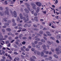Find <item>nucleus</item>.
<instances>
[{
  "instance_id": "25",
  "label": "nucleus",
  "mask_w": 61,
  "mask_h": 61,
  "mask_svg": "<svg viewBox=\"0 0 61 61\" xmlns=\"http://www.w3.org/2000/svg\"><path fill=\"white\" fill-rule=\"evenodd\" d=\"M32 46L34 47H35V44L33 43H32Z\"/></svg>"
},
{
  "instance_id": "4",
  "label": "nucleus",
  "mask_w": 61,
  "mask_h": 61,
  "mask_svg": "<svg viewBox=\"0 0 61 61\" xmlns=\"http://www.w3.org/2000/svg\"><path fill=\"white\" fill-rule=\"evenodd\" d=\"M26 17L27 19H25V17H24L23 18V19L24 21L25 22H27L29 20V19L28 18V16L27 15H26Z\"/></svg>"
},
{
  "instance_id": "27",
  "label": "nucleus",
  "mask_w": 61,
  "mask_h": 61,
  "mask_svg": "<svg viewBox=\"0 0 61 61\" xmlns=\"http://www.w3.org/2000/svg\"><path fill=\"white\" fill-rule=\"evenodd\" d=\"M55 17V18H56L57 19H58L59 18V17L58 16H56Z\"/></svg>"
},
{
  "instance_id": "49",
  "label": "nucleus",
  "mask_w": 61,
  "mask_h": 61,
  "mask_svg": "<svg viewBox=\"0 0 61 61\" xmlns=\"http://www.w3.org/2000/svg\"><path fill=\"white\" fill-rule=\"evenodd\" d=\"M11 34H12V33L11 32H9L8 34V35H9V36H10V35H11Z\"/></svg>"
},
{
  "instance_id": "14",
  "label": "nucleus",
  "mask_w": 61,
  "mask_h": 61,
  "mask_svg": "<svg viewBox=\"0 0 61 61\" xmlns=\"http://www.w3.org/2000/svg\"><path fill=\"white\" fill-rule=\"evenodd\" d=\"M54 56L55 58H58V56H57V55H56V54L54 55Z\"/></svg>"
},
{
  "instance_id": "36",
  "label": "nucleus",
  "mask_w": 61,
  "mask_h": 61,
  "mask_svg": "<svg viewBox=\"0 0 61 61\" xmlns=\"http://www.w3.org/2000/svg\"><path fill=\"white\" fill-rule=\"evenodd\" d=\"M30 60L31 61H35V60L32 59V58H30Z\"/></svg>"
},
{
  "instance_id": "13",
  "label": "nucleus",
  "mask_w": 61,
  "mask_h": 61,
  "mask_svg": "<svg viewBox=\"0 0 61 61\" xmlns=\"http://www.w3.org/2000/svg\"><path fill=\"white\" fill-rule=\"evenodd\" d=\"M17 21L18 22H19L20 21V18L19 17H17Z\"/></svg>"
},
{
  "instance_id": "35",
  "label": "nucleus",
  "mask_w": 61,
  "mask_h": 61,
  "mask_svg": "<svg viewBox=\"0 0 61 61\" xmlns=\"http://www.w3.org/2000/svg\"><path fill=\"white\" fill-rule=\"evenodd\" d=\"M47 42V43L49 45H51V44H52V43L50 42L49 41H48Z\"/></svg>"
},
{
  "instance_id": "48",
  "label": "nucleus",
  "mask_w": 61,
  "mask_h": 61,
  "mask_svg": "<svg viewBox=\"0 0 61 61\" xmlns=\"http://www.w3.org/2000/svg\"><path fill=\"white\" fill-rule=\"evenodd\" d=\"M34 16H36V15H37V14L36 13H35L34 14Z\"/></svg>"
},
{
  "instance_id": "12",
  "label": "nucleus",
  "mask_w": 61,
  "mask_h": 61,
  "mask_svg": "<svg viewBox=\"0 0 61 61\" xmlns=\"http://www.w3.org/2000/svg\"><path fill=\"white\" fill-rule=\"evenodd\" d=\"M43 49L45 50H46V46L45 45H44L42 46Z\"/></svg>"
},
{
  "instance_id": "58",
  "label": "nucleus",
  "mask_w": 61,
  "mask_h": 61,
  "mask_svg": "<svg viewBox=\"0 0 61 61\" xmlns=\"http://www.w3.org/2000/svg\"><path fill=\"white\" fill-rule=\"evenodd\" d=\"M14 53L15 55H18V53L15 52H14Z\"/></svg>"
},
{
  "instance_id": "55",
  "label": "nucleus",
  "mask_w": 61,
  "mask_h": 61,
  "mask_svg": "<svg viewBox=\"0 0 61 61\" xmlns=\"http://www.w3.org/2000/svg\"><path fill=\"white\" fill-rule=\"evenodd\" d=\"M22 44L23 45H25V41H23L22 42Z\"/></svg>"
},
{
  "instance_id": "32",
  "label": "nucleus",
  "mask_w": 61,
  "mask_h": 61,
  "mask_svg": "<svg viewBox=\"0 0 61 61\" xmlns=\"http://www.w3.org/2000/svg\"><path fill=\"white\" fill-rule=\"evenodd\" d=\"M16 25V24L15 23V22L13 23V26H15Z\"/></svg>"
},
{
  "instance_id": "22",
  "label": "nucleus",
  "mask_w": 61,
  "mask_h": 61,
  "mask_svg": "<svg viewBox=\"0 0 61 61\" xmlns=\"http://www.w3.org/2000/svg\"><path fill=\"white\" fill-rule=\"evenodd\" d=\"M31 12L32 14H33L34 13V10H33V9H31Z\"/></svg>"
},
{
  "instance_id": "28",
  "label": "nucleus",
  "mask_w": 61,
  "mask_h": 61,
  "mask_svg": "<svg viewBox=\"0 0 61 61\" xmlns=\"http://www.w3.org/2000/svg\"><path fill=\"white\" fill-rule=\"evenodd\" d=\"M25 51H29V49L28 48H26L25 49Z\"/></svg>"
},
{
  "instance_id": "8",
  "label": "nucleus",
  "mask_w": 61,
  "mask_h": 61,
  "mask_svg": "<svg viewBox=\"0 0 61 61\" xmlns=\"http://www.w3.org/2000/svg\"><path fill=\"white\" fill-rule=\"evenodd\" d=\"M14 16L15 17H16V16H17V14H16V11H15L14 12Z\"/></svg>"
},
{
  "instance_id": "60",
  "label": "nucleus",
  "mask_w": 61,
  "mask_h": 61,
  "mask_svg": "<svg viewBox=\"0 0 61 61\" xmlns=\"http://www.w3.org/2000/svg\"><path fill=\"white\" fill-rule=\"evenodd\" d=\"M22 38L23 39H26V37H23Z\"/></svg>"
},
{
  "instance_id": "33",
  "label": "nucleus",
  "mask_w": 61,
  "mask_h": 61,
  "mask_svg": "<svg viewBox=\"0 0 61 61\" xmlns=\"http://www.w3.org/2000/svg\"><path fill=\"white\" fill-rule=\"evenodd\" d=\"M40 2H36V4L37 5L39 4Z\"/></svg>"
},
{
  "instance_id": "52",
  "label": "nucleus",
  "mask_w": 61,
  "mask_h": 61,
  "mask_svg": "<svg viewBox=\"0 0 61 61\" xmlns=\"http://www.w3.org/2000/svg\"><path fill=\"white\" fill-rule=\"evenodd\" d=\"M43 13L44 14H46V11L45 10V11H43Z\"/></svg>"
},
{
  "instance_id": "2",
  "label": "nucleus",
  "mask_w": 61,
  "mask_h": 61,
  "mask_svg": "<svg viewBox=\"0 0 61 61\" xmlns=\"http://www.w3.org/2000/svg\"><path fill=\"white\" fill-rule=\"evenodd\" d=\"M31 20L32 21H34V20H35V21H38V17H37V16L35 17L33 19V18H34V16H33L31 17Z\"/></svg>"
},
{
  "instance_id": "29",
  "label": "nucleus",
  "mask_w": 61,
  "mask_h": 61,
  "mask_svg": "<svg viewBox=\"0 0 61 61\" xmlns=\"http://www.w3.org/2000/svg\"><path fill=\"white\" fill-rule=\"evenodd\" d=\"M44 53H43V52H42L41 54V56H44Z\"/></svg>"
},
{
  "instance_id": "31",
  "label": "nucleus",
  "mask_w": 61,
  "mask_h": 61,
  "mask_svg": "<svg viewBox=\"0 0 61 61\" xmlns=\"http://www.w3.org/2000/svg\"><path fill=\"white\" fill-rule=\"evenodd\" d=\"M8 57H9V59H10V60H12V57H11L10 56H8Z\"/></svg>"
},
{
  "instance_id": "40",
  "label": "nucleus",
  "mask_w": 61,
  "mask_h": 61,
  "mask_svg": "<svg viewBox=\"0 0 61 61\" xmlns=\"http://www.w3.org/2000/svg\"><path fill=\"white\" fill-rule=\"evenodd\" d=\"M40 28L41 29H42L43 28V27L42 25H41L40 27Z\"/></svg>"
},
{
  "instance_id": "26",
  "label": "nucleus",
  "mask_w": 61,
  "mask_h": 61,
  "mask_svg": "<svg viewBox=\"0 0 61 61\" xmlns=\"http://www.w3.org/2000/svg\"><path fill=\"white\" fill-rule=\"evenodd\" d=\"M21 51H22L23 52H25V50H24L23 48H21Z\"/></svg>"
},
{
  "instance_id": "61",
  "label": "nucleus",
  "mask_w": 61,
  "mask_h": 61,
  "mask_svg": "<svg viewBox=\"0 0 61 61\" xmlns=\"http://www.w3.org/2000/svg\"><path fill=\"white\" fill-rule=\"evenodd\" d=\"M12 21L13 23L15 22V20H14V19H13L12 20Z\"/></svg>"
},
{
  "instance_id": "7",
  "label": "nucleus",
  "mask_w": 61,
  "mask_h": 61,
  "mask_svg": "<svg viewBox=\"0 0 61 61\" xmlns=\"http://www.w3.org/2000/svg\"><path fill=\"white\" fill-rule=\"evenodd\" d=\"M59 50V49L56 48V51H57L58 52H57V54H60V53H61V51H58Z\"/></svg>"
},
{
  "instance_id": "64",
  "label": "nucleus",
  "mask_w": 61,
  "mask_h": 61,
  "mask_svg": "<svg viewBox=\"0 0 61 61\" xmlns=\"http://www.w3.org/2000/svg\"><path fill=\"white\" fill-rule=\"evenodd\" d=\"M5 0H0V2H3L4 1H5Z\"/></svg>"
},
{
  "instance_id": "43",
  "label": "nucleus",
  "mask_w": 61,
  "mask_h": 61,
  "mask_svg": "<svg viewBox=\"0 0 61 61\" xmlns=\"http://www.w3.org/2000/svg\"><path fill=\"white\" fill-rule=\"evenodd\" d=\"M25 5H28V6H30V5H29V4H27V3H25Z\"/></svg>"
},
{
  "instance_id": "37",
  "label": "nucleus",
  "mask_w": 61,
  "mask_h": 61,
  "mask_svg": "<svg viewBox=\"0 0 61 61\" xmlns=\"http://www.w3.org/2000/svg\"><path fill=\"white\" fill-rule=\"evenodd\" d=\"M50 38L52 40H54L55 39V38H54L52 37H51Z\"/></svg>"
},
{
  "instance_id": "21",
  "label": "nucleus",
  "mask_w": 61,
  "mask_h": 61,
  "mask_svg": "<svg viewBox=\"0 0 61 61\" xmlns=\"http://www.w3.org/2000/svg\"><path fill=\"white\" fill-rule=\"evenodd\" d=\"M24 10L25 11V12H26L27 13H28L29 12V11L28 10H27L26 9H24Z\"/></svg>"
},
{
  "instance_id": "19",
  "label": "nucleus",
  "mask_w": 61,
  "mask_h": 61,
  "mask_svg": "<svg viewBox=\"0 0 61 61\" xmlns=\"http://www.w3.org/2000/svg\"><path fill=\"white\" fill-rule=\"evenodd\" d=\"M7 18H4L3 19V20L5 22H6L7 21V20H6L7 19Z\"/></svg>"
},
{
  "instance_id": "59",
  "label": "nucleus",
  "mask_w": 61,
  "mask_h": 61,
  "mask_svg": "<svg viewBox=\"0 0 61 61\" xmlns=\"http://www.w3.org/2000/svg\"><path fill=\"white\" fill-rule=\"evenodd\" d=\"M2 31L3 32H5V29H2Z\"/></svg>"
},
{
  "instance_id": "57",
  "label": "nucleus",
  "mask_w": 61,
  "mask_h": 61,
  "mask_svg": "<svg viewBox=\"0 0 61 61\" xmlns=\"http://www.w3.org/2000/svg\"><path fill=\"white\" fill-rule=\"evenodd\" d=\"M2 54H5V52L4 51H2Z\"/></svg>"
},
{
  "instance_id": "10",
  "label": "nucleus",
  "mask_w": 61,
  "mask_h": 61,
  "mask_svg": "<svg viewBox=\"0 0 61 61\" xmlns=\"http://www.w3.org/2000/svg\"><path fill=\"white\" fill-rule=\"evenodd\" d=\"M20 16L21 19L22 20L23 19V15H22V14H20Z\"/></svg>"
},
{
  "instance_id": "54",
  "label": "nucleus",
  "mask_w": 61,
  "mask_h": 61,
  "mask_svg": "<svg viewBox=\"0 0 61 61\" xmlns=\"http://www.w3.org/2000/svg\"><path fill=\"white\" fill-rule=\"evenodd\" d=\"M35 50V49L34 48H32L31 49V50L32 51H34Z\"/></svg>"
},
{
  "instance_id": "11",
  "label": "nucleus",
  "mask_w": 61,
  "mask_h": 61,
  "mask_svg": "<svg viewBox=\"0 0 61 61\" xmlns=\"http://www.w3.org/2000/svg\"><path fill=\"white\" fill-rule=\"evenodd\" d=\"M47 33V35H48V36H51V34H50V32H46Z\"/></svg>"
},
{
  "instance_id": "47",
  "label": "nucleus",
  "mask_w": 61,
  "mask_h": 61,
  "mask_svg": "<svg viewBox=\"0 0 61 61\" xmlns=\"http://www.w3.org/2000/svg\"><path fill=\"white\" fill-rule=\"evenodd\" d=\"M0 14L1 16L3 15H4V14H2L1 12H0Z\"/></svg>"
},
{
  "instance_id": "50",
  "label": "nucleus",
  "mask_w": 61,
  "mask_h": 61,
  "mask_svg": "<svg viewBox=\"0 0 61 61\" xmlns=\"http://www.w3.org/2000/svg\"><path fill=\"white\" fill-rule=\"evenodd\" d=\"M32 57V58H34V59H36V57L35 56H33Z\"/></svg>"
},
{
  "instance_id": "1",
  "label": "nucleus",
  "mask_w": 61,
  "mask_h": 61,
  "mask_svg": "<svg viewBox=\"0 0 61 61\" xmlns=\"http://www.w3.org/2000/svg\"><path fill=\"white\" fill-rule=\"evenodd\" d=\"M1 35L2 34H1V33H0V37H1V39L0 38V42H2L4 44L5 42H4V41H2V40H5V39L3 38V36H2Z\"/></svg>"
},
{
  "instance_id": "46",
  "label": "nucleus",
  "mask_w": 61,
  "mask_h": 61,
  "mask_svg": "<svg viewBox=\"0 0 61 61\" xmlns=\"http://www.w3.org/2000/svg\"><path fill=\"white\" fill-rule=\"evenodd\" d=\"M24 27H26L27 26V24H25V25H24Z\"/></svg>"
},
{
  "instance_id": "62",
  "label": "nucleus",
  "mask_w": 61,
  "mask_h": 61,
  "mask_svg": "<svg viewBox=\"0 0 61 61\" xmlns=\"http://www.w3.org/2000/svg\"><path fill=\"white\" fill-rule=\"evenodd\" d=\"M5 55L6 56H9V55H8V54L7 53H5Z\"/></svg>"
},
{
  "instance_id": "24",
  "label": "nucleus",
  "mask_w": 61,
  "mask_h": 61,
  "mask_svg": "<svg viewBox=\"0 0 61 61\" xmlns=\"http://www.w3.org/2000/svg\"><path fill=\"white\" fill-rule=\"evenodd\" d=\"M23 36V35L22 34H21L19 35V37L20 38H21Z\"/></svg>"
},
{
  "instance_id": "3",
  "label": "nucleus",
  "mask_w": 61,
  "mask_h": 61,
  "mask_svg": "<svg viewBox=\"0 0 61 61\" xmlns=\"http://www.w3.org/2000/svg\"><path fill=\"white\" fill-rule=\"evenodd\" d=\"M5 9L6 10H6L5 11V15H9V13L8 12V10L9 8L8 7H6L5 8Z\"/></svg>"
},
{
  "instance_id": "42",
  "label": "nucleus",
  "mask_w": 61,
  "mask_h": 61,
  "mask_svg": "<svg viewBox=\"0 0 61 61\" xmlns=\"http://www.w3.org/2000/svg\"><path fill=\"white\" fill-rule=\"evenodd\" d=\"M2 58L4 60H5V57L4 56H3Z\"/></svg>"
},
{
  "instance_id": "39",
  "label": "nucleus",
  "mask_w": 61,
  "mask_h": 61,
  "mask_svg": "<svg viewBox=\"0 0 61 61\" xmlns=\"http://www.w3.org/2000/svg\"><path fill=\"white\" fill-rule=\"evenodd\" d=\"M36 40H37V41H39L40 40V39L39 38H36L35 39Z\"/></svg>"
},
{
  "instance_id": "15",
  "label": "nucleus",
  "mask_w": 61,
  "mask_h": 61,
  "mask_svg": "<svg viewBox=\"0 0 61 61\" xmlns=\"http://www.w3.org/2000/svg\"><path fill=\"white\" fill-rule=\"evenodd\" d=\"M6 30L7 31H8L9 32H10V31H11V29L10 28H8L7 29H6Z\"/></svg>"
},
{
  "instance_id": "44",
  "label": "nucleus",
  "mask_w": 61,
  "mask_h": 61,
  "mask_svg": "<svg viewBox=\"0 0 61 61\" xmlns=\"http://www.w3.org/2000/svg\"><path fill=\"white\" fill-rule=\"evenodd\" d=\"M45 53L46 54H48V53H49V51H46Z\"/></svg>"
},
{
  "instance_id": "20",
  "label": "nucleus",
  "mask_w": 61,
  "mask_h": 61,
  "mask_svg": "<svg viewBox=\"0 0 61 61\" xmlns=\"http://www.w3.org/2000/svg\"><path fill=\"white\" fill-rule=\"evenodd\" d=\"M41 41L43 43H45V40L43 39H42L41 40Z\"/></svg>"
},
{
  "instance_id": "34",
  "label": "nucleus",
  "mask_w": 61,
  "mask_h": 61,
  "mask_svg": "<svg viewBox=\"0 0 61 61\" xmlns=\"http://www.w3.org/2000/svg\"><path fill=\"white\" fill-rule=\"evenodd\" d=\"M16 60L17 61H19L20 60V59H19V58H16Z\"/></svg>"
},
{
  "instance_id": "63",
  "label": "nucleus",
  "mask_w": 61,
  "mask_h": 61,
  "mask_svg": "<svg viewBox=\"0 0 61 61\" xmlns=\"http://www.w3.org/2000/svg\"><path fill=\"white\" fill-rule=\"evenodd\" d=\"M51 51H52V52H54V50H55L52 49H51Z\"/></svg>"
},
{
  "instance_id": "53",
  "label": "nucleus",
  "mask_w": 61,
  "mask_h": 61,
  "mask_svg": "<svg viewBox=\"0 0 61 61\" xmlns=\"http://www.w3.org/2000/svg\"><path fill=\"white\" fill-rule=\"evenodd\" d=\"M14 47H15V48H17V46L16 45H15L14 46Z\"/></svg>"
},
{
  "instance_id": "5",
  "label": "nucleus",
  "mask_w": 61,
  "mask_h": 61,
  "mask_svg": "<svg viewBox=\"0 0 61 61\" xmlns=\"http://www.w3.org/2000/svg\"><path fill=\"white\" fill-rule=\"evenodd\" d=\"M31 5L33 6L32 8L33 9H35V10H36V8L35 7L36 6V4L34 3H32L31 4Z\"/></svg>"
},
{
  "instance_id": "9",
  "label": "nucleus",
  "mask_w": 61,
  "mask_h": 61,
  "mask_svg": "<svg viewBox=\"0 0 61 61\" xmlns=\"http://www.w3.org/2000/svg\"><path fill=\"white\" fill-rule=\"evenodd\" d=\"M40 10V8H39V7H38L37 8V10H36V13H38L39 12V11Z\"/></svg>"
},
{
  "instance_id": "16",
  "label": "nucleus",
  "mask_w": 61,
  "mask_h": 61,
  "mask_svg": "<svg viewBox=\"0 0 61 61\" xmlns=\"http://www.w3.org/2000/svg\"><path fill=\"white\" fill-rule=\"evenodd\" d=\"M42 5V4H41V3L40 2H39V4L37 5V6H39V7H40Z\"/></svg>"
},
{
  "instance_id": "18",
  "label": "nucleus",
  "mask_w": 61,
  "mask_h": 61,
  "mask_svg": "<svg viewBox=\"0 0 61 61\" xmlns=\"http://www.w3.org/2000/svg\"><path fill=\"white\" fill-rule=\"evenodd\" d=\"M7 0H5L4 2V5H7Z\"/></svg>"
},
{
  "instance_id": "6",
  "label": "nucleus",
  "mask_w": 61,
  "mask_h": 61,
  "mask_svg": "<svg viewBox=\"0 0 61 61\" xmlns=\"http://www.w3.org/2000/svg\"><path fill=\"white\" fill-rule=\"evenodd\" d=\"M34 53L35 54H37L38 55H40V54H41V52H38V51L37 52V51L36 50H35L34 51Z\"/></svg>"
},
{
  "instance_id": "17",
  "label": "nucleus",
  "mask_w": 61,
  "mask_h": 61,
  "mask_svg": "<svg viewBox=\"0 0 61 61\" xmlns=\"http://www.w3.org/2000/svg\"><path fill=\"white\" fill-rule=\"evenodd\" d=\"M52 58L51 56H49L48 57V59L49 60H51L52 59Z\"/></svg>"
},
{
  "instance_id": "30",
  "label": "nucleus",
  "mask_w": 61,
  "mask_h": 61,
  "mask_svg": "<svg viewBox=\"0 0 61 61\" xmlns=\"http://www.w3.org/2000/svg\"><path fill=\"white\" fill-rule=\"evenodd\" d=\"M40 34H43V31H40L39 32Z\"/></svg>"
},
{
  "instance_id": "41",
  "label": "nucleus",
  "mask_w": 61,
  "mask_h": 61,
  "mask_svg": "<svg viewBox=\"0 0 61 61\" xmlns=\"http://www.w3.org/2000/svg\"><path fill=\"white\" fill-rule=\"evenodd\" d=\"M12 0L13 1V2L12 1L11 2L12 3H13V4L15 3V0Z\"/></svg>"
},
{
  "instance_id": "38",
  "label": "nucleus",
  "mask_w": 61,
  "mask_h": 61,
  "mask_svg": "<svg viewBox=\"0 0 61 61\" xmlns=\"http://www.w3.org/2000/svg\"><path fill=\"white\" fill-rule=\"evenodd\" d=\"M5 25H7V26H8V25H9V24L8 23H6L4 24Z\"/></svg>"
},
{
  "instance_id": "45",
  "label": "nucleus",
  "mask_w": 61,
  "mask_h": 61,
  "mask_svg": "<svg viewBox=\"0 0 61 61\" xmlns=\"http://www.w3.org/2000/svg\"><path fill=\"white\" fill-rule=\"evenodd\" d=\"M60 36L59 35H58L57 36V38H58V39H59V38H60Z\"/></svg>"
},
{
  "instance_id": "23",
  "label": "nucleus",
  "mask_w": 61,
  "mask_h": 61,
  "mask_svg": "<svg viewBox=\"0 0 61 61\" xmlns=\"http://www.w3.org/2000/svg\"><path fill=\"white\" fill-rule=\"evenodd\" d=\"M36 48H40V46L39 45H36Z\"/></svg>"
},
{
  "instance_id": "56",
  "label": "nucleus",
  "mask_w": 61,
  "mask_h": 61,
  "mask_svg": "<svg viewBox=\"0 0 61 61\" xmlns=\"http://www.w3.org/2000/svg\"><path fill=\"white\" fill-rule=\"evenodd\" d=\"M26 31V29H23L22 30V31Z\"/></svg>"
},
{
  "instance_id": "51",
  "label": "nucleus",
  "mask_w": 61,
  "mask_h": 61,
  "mask_svg": "<svg viewBox=\"0 0 61 61\" xmlns=\"http://www.w3.org/2000/svg\"><path fill=\"white\" fill-rule=\"evenodd\" d=\"M38 43V42L37 41H35L34 42V43L35 44H36Z\"/></svg>"
}]
</instances>
